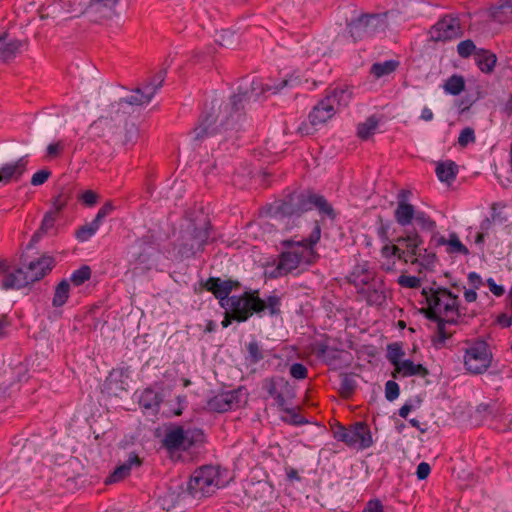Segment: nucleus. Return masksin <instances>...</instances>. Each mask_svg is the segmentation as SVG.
I'll use <instances>...</instances> for the list:
<instances>
[{"label":"nucleus","mask_w":512,"mask_h":512,"mask_svg":"<svg viewBox=\"0 0 512 512\" xmlns=\"http://www.w3.org/2000/svg\"><path fill=\"white\" fill-rule=\"evenodd\" d=\"M422 242L421 237L416 232L408 233L406 236L397 239V243L404 247L401 252H406V257L409 260L417 257Z\"/></svg>","instance_id":"22"},{"label":"nucleus","mask_w":512,"mask_h":512,"mask_svg":"<svg viewBox=\"0 0 512 512\" xmlns=\"http://www.w3.org/2000/svg\"><path fill=\"white\" fill-rule=\"evenodd\" d=\"M10 271L9 262L6 259H0V276L4 278Z\"/></svg>","instance_id":"63"},{"label":"nucleus","mask_w":512,"mask_h":512,"mask_svg":"<svg viewBox=\"0 0 512 512\" xmlns=\"http://www.w3.org/2000/svg\"><path fill=\"white\" fill-rule=\"evenodd\" d=\"M379 125V119L376 116H370L365 122L358 124L357 136L361 140H368L372 137Z\"/></svg>","instance_id":"31"},{"label":"nucleus","mask_w":512,"mask_h":512,"mask_svg":"<svg viewBox=\"0 0 512 512\" xmlns=\"http://www.w3.org/2000/svg\"><path fill=\"white\" fill-rule=\"evenodd\" d=\"M141 464L142 460L137 454L130 455L125 463L115 468V470L106 479L105 483L110 484L122 481L130 475L133 466L140 467Z\"/></svg>","instance_id":"20"},{"label":"nucleus","mask_w":512,"mask_h":512,"mask_svg":"<svg viewBox=\"0 0 512 512\" xmlns=\"http://www.w3.org/2000/svg\"><path fill=\"white\" fill-rule=\"evenodd\" d=\"M65 150V143L63 140H58L50 143L46 148V158L49 160L59 158Z\"/></svg>","instance_id":"45"},{"label":"nucleus","mask_w":512,"mask_h":512,"mask_svg":"<svg viewBox=\"0 0 512 512\" xmlns=\"http://www.w3.org/2000/svg\"><path fill=\"white\" fill-rule=\"evenodd\" d=\"M446 323H448L445 318L438 323L437 334L433 337L432 342L436 348H441L445 341L452 336V332L446 330Z\"/></svg>","instance_id":"37"},{"label":"nucleus","mask_w":512,"mask_h":512,"mask_svg":"<svg viewBox=\"0 0 512 512\" xmlns=\"http://www.w3.org/2000/svg\"><path fill=\"white\" fill-rule=\"evenodd\" d=\"M216 42L221 46H232L237 43L234 32L222 30L217 34Z\"/></svg>","instance_id":"48"},{"label":"nucleus","mask_w":512,"mask_h":512,"mask_svg":"<svg viewBox=\"0 0 512 512\" xmlns=\"http://www.w3.org/2000/svg\"><path fill=\"white\" fill-rule=\"evenodd\" d=\"M435 261L436 255L434 253H427L422 255L419 251L417 257L409 260L408 263L417 266V271L422 273L423 269L430 268L435 263Z\"/></svg>","instance_id":"34"},{"label":"nucleus","mask_w":512,"mask_h":512,"mask_svg":"<svg viewBox=\"0 0 512 512\" xmlns=\"http://www.w3.org/2000/svg\"><path fill=\"white\" fill-rule=\"evenodd\" d=\"M468 280L471 286H473L475 289H478L482 285V279L481 277L476 274L475 272H471L468 275Z\"/></svg>","instance_id":"61"},{"label":"nucleus","mask_w":512,"mask_h":512,"mask_svg":"<svg viewBox=\"0 0 512 512\" xmlns=\"http://www.w3.org/2000/svg\"><path fill=\"white\" fill-rule=\"evenodd\" d=\"M337 113V107L329 103V98L321 99L308 115V121H304L297 128L301 136L314 134L319 126L326 124Z\"/></svg>","instance_id":"5"},{"label":"nucleus","mask_w":512,"mask_h":512,"mask_svg":"<svg viewBox=\"0 0 512 512\" xmlns=\"http://www.w3.org/2000/svg\"><path fill=\"white\" fill-rule=\"evenodd\" d=\"M474 59L478 68L485 74L492 73L497 63V56L485 49H478Z\"/></svg>","instance_id":"26"},{"label":"nucleus","mask_w":512,"mask_h":512,"mask_svg":"<svg viewBox=\"0 0 512 512\" xmlns=\"http://www.w3.org/2000/svg\"><path fill=\"white\" fill-rule=\"evenodd\" d=\"M161 402V397L154 392L152 389H145L142 394L140 403L146 408L150 409L154 406H158Z\"/></svg>","instance_id":"40"},{"label":"nucleus","mask_w":512,"mask_h":512,"mask_svg":"<svg viewBox=\"0 0 512 512\" xmlns=\"http://www.w3.org/2000/svg\"><path fill=\"white\" fill-rule=\"evenodd\" d=\"M22 47V42L17 39H8L7 33L0 35V59L8 61L16 56Z\"/></svg>","instance_id":"24"},{"label":"nucleus","mask_w":512,"mask_h":512,"mask_svg":"<svg viewBox=\"0 0 512 512\" xmlns=\"http://www.w3.org/2000/svg\"><path fill=\"white\" fill-rule=\"evenodd\" d=\"M70 199L69 194L61 192L56 197H54L52 202V209L51 212H55L56 214L60 215V212L66 207L68 204V201Z\"/></svg>","instance_id":"47"},{"label":"nucleus","mask_w":512,"mask_h":512,"mask_svg":"<svg viewBox=\"0 0 512 512\" xmlns=\"http://www.w3.org/2000/svg\"><path fill=\"white\" fill-rule=\"evenodd\" d=\"M385 396L389 401H393L399 396V386L395 381L390 380L386 383Z\"/></svg>","instance_id":"53"},{"label":"nucleus","mask_w":512,"mask_h":512,"mask_svg":"<svg viewBox=\"0 0 512 512\" xmlns=\"http://www.w3.org/2000/svg\"><path fill=\"white\" fill-rule=\"evenodd\" d=\"M219 472L213 466L195 470L188 482V492L195 499L211 496L219 488Z\"/></svg>","instance_id":"3"},{"label":"nucleus","mask_w":512,"mask_h":512,"mask_svg":"<svg viewBox=\"0 0 512 512\" xmlns=\"http://www.w3.org/2000/svg\"><path fill=\"white\" fill-rule=\"evenodd\" d=\"M140 137V132L137 126L131 124L127 126L125 129L124 137H123V145L127 147L134 146Z\"/></svg>","instance_id":"43"},{"label":"nucleus","mask_w":512,"mask_h":512,"mask_svg":"<svg viewBox=\"0 0 512 512\" xmlns=\"http://www.w3.org/2000/svg\"><path fill=\"white\" fill-rule=\"evenodd\" d=\"M69 293H70V284L66 279H63L55 287L54 296L52 299V305L54 307L63 306L69 298Z\"/></svg>","instance_id":"32"},{"label":"nucleus","mask_w":512,"mask_h":512,"mask_svg":"<svg viewBox=\"0 0 512 512\" xmlns=\"http://www.w3.org/2000/svg\"><path fill=\"white\" fill-rule=\"evenodd\" d=\"M353 97L352 88L348 85L337 86L327 92L324 98H329V103L337 107V111L348 107Z\"/></svg>","instance_id":"19"},{"label":"nucleus","mask_w":512,"mask_h":512,"mask_svg":"<svg viewBox=\"0 0 512 512\" xmlns=\"http://www.w3.org/2000/svg\"><path fill=\"white\" fill-rule=\"evenodd\" d=\"M395 219L401 226H407L412 223L415 215V209L412 204L405 202L404 200L398 202V206L395 210Z\"/></svg>","instance_id":"27"},{"label":"nucleus","mask_w":512,"mask_h":512,"mask_svg":"<svg viewBox=\"0 0 512 512\" xmlns=\"http://www.w3.org/2000/svg\"><path fill=\"white\" fill-rule=\"evenodd\" d=\"M437 244L438 245H446L447 252L450 254L467 255L469 253V250L467 249V247L461 243L457 234H455V233L450 234L449 239L440 237L437 241Z\"/></svg>","instance_id":"28"},{"label":"nucleus","mask_w":512,"mask_h":512,"mask_svg":"<svg viewBox=\"0 0 512 512\" xmlns=\"http://www.w3.org/2000/svg\"><path fill=\"white\" fill-rule=\"evenodd\" d=\"M233 320H234V317H233V315H232V312H231V311H227V310H225L224 319H223V321H222V323H221V324H222V326H223L224 328L228 327V326L231 324V322H232Z\"/></svg>","instance_id":"64"},{"label":"nucleus","mask_w":512,"mask_h":512,"mask_svg":"<svg viewBox=\"0 0 512 512\" xmlns=\"http://www.w3.org/2000/svg\"><path fill=\"white\" fill-rule=\"evenodd\" d=\"M238 404L235 392H225L214 396L208 401V408L211 411L224 413L233 408Z\"/></svg>","instance_id":"18"},{"label":"nucleus","mask_w":512,"mask_h":512,"mask_svg":"<svg viewBox=\"0 0 512 512\" xmlns=\"http://www.w3.org/2000/svg\"><path fill=\"white\" fill-rule=\"evenodd\" d=\"M430 471V465L426 462H421L417 467L416 475L419 480H424L429 476Z\"/></svg>","instance_id":"57"},{"label":"nucleus","mask_w":512,"mask_h":512,"mask_svg":"<svg viewBox=\"0 0 512 512\" xmlns=\"http://www.w3.org/2000/svg\"><path fill=\"white\" fill-rule=\"evenodd\" d=\"M398 284L407 288H418L421 285L420 279L415 276L401 275L398 278Z\"/></svg>","instance_id":"50"},{"label":"nucleus","mask_w":512,"mask_h":512,"mask_svg":"<svg viewBox=\"0 0 512 512\" xmlns=\"http://www.w3.org/2000/svg\"><path fill=\"white\" fill-rule=\"evenodd\" d=\"M364 512H384L383 505L379 500H370L366 504Z\"/></svg>","instance_id":"58"},{"label":"nucleus","mask_w":512,"mask_h":512,"mask_svg":"<svg viewBox=\"0 0 512 512\" xmlns=\"http://www.w3.org/2000/svg\"><path fill=\"white\" fill-rule=\"evenodd\" d=\"M90 277H91V269L89 266L84 265L72 273L70 280L75 286H80L84 282L89 280Z\"/></svg>","instance_id":"41"},{"label":"nucleus","mask_w":512,"mask_h":512,"mask_svg":"<svg viewBox=\"0 0 512 512\" xmlns=\"http://www.w3.org/2000/svg\"><path fill=\"white\" fill-rule=\"evenodd\" d=\"M204 441V433L200 429L184 430L181 426L169 429L163 439V446L168 450H188L193 445Z\"/></svg>","instance_id":"6"},{"label":"nucleus","mask_w":512,"mask_h":512,"mask_svg":"<svg viewBox=\"0 0 512 512\" xmlns=\"http://www.w3.org/2000/svg\"><path fill=\"white\" fill-rule=\"evenodd\" d=\"M304 194L291 196L287 201L282 202L278 206V212L284 216H300L306 210L302 209V201Z\"/></svg>","instance_id":"25"},{"label":"nucleus","mask_w":512,"mask_h":512,"mask_svg":"<svg viewBox=\"0 0 512 512\" xmlns=\"http://www.w3.org/2000/svg\"><path fill=\"white\" fill-rule=\"evenodd\" d=\"M30 284H33L31 278L27 274L26 269L18 268L10 271L4 278H2L1 286L5 290L21 289Z\"/></svg>","instance_id":"17"},{"label":"nucleus","mask_w":512,"mask_h":512,"mask_svg":"<svg viewBox=\"0 0 512 512\" xmlns=\"http://www.w3.org/2000/svg\"><path fill=\"white\" fill-rule=\"evenodd\" d=\"M280 305L281 299L277 295L261 299L259 290H250L240 296L229 297L221 307L232 312L234 321L245 322L254 313L260 314L265 309H268L272 316L278 315L280 314Z\"/></svg>","instance_id":"2"},{"label":"nucleus","mask_w":512,"mask_h":512,"mask_svg":"<svg viewBox=\"0 0 512 512\" xmlns=\"http://www.w3.org/2000/svg\"><path fill=\"white\" fill-rule=\"evenodd\" d=\"M404 356V351L398 343L389 344L387 347V359L396 367L401 362V357Z\"/></svg>","instance_id":"39"},{"label":"nucleus","mask_w":512,"mask_h":512,"mask_svg":"<svg viewBox=\"0 0 512 512\" xmlns=\"http://www.w3.org/2000/svg\"><path fill=\"white\" fill-rule=\"evenodd\" d=\"M100 224L95 220L90 224H86L77 229L75 236L79 241H87L99 229Z\"/></svg>","instance_id":"38"},{"label":"nucleus","mask_w":512,"mask_h":512,"mask_svg":"<svg viewBox=\"0 0 512 512\" xmlns=\"http://www.w3.org/2000/svg\"><path fill=\"white\" fill-rule=\"evenodd\" d=\"M28 160L21 157L15 162L5 163L0 167V183L18 182L27 170Z\"/></svg>","instance_id":"14"},{"label":"nucleus","mask_w":512,"mask_h":512,"mask_svg":"<svg viewBox=\"0 0 512 512\" xmlns=\"http://www.w3.org/2000/svg\"><path fill=\"white\" fill-rule=\"evenodd\" d=\"M160 86L161 82H159L158 84L146 83L141 88L135 89L130 95L125 97L123 100L129 105L141 106L144 104H148Z\"/></svg>","instance_id":"15"},{"label":"nucleus","mask_w":512,"mask_h":512,"mask_svg":"<svg viewBox=\"0 0 512 512\" xmlns=\"http://www.w3.org/2000/svg\"><path fill=\"white\" fill-rule=\"evenodd\" d=\"M54 267V259L50 256H42L31 261L26 267L27 274L35 283L44 278Z\"/></svg>","instance_id":"16"},{"label":"nucleus","mask_w":512,"mask_h":512,"mask_svg":"<svg viewBox=\"0 0 512 512\" xmlns=\"http://www.w3.org/2000/svg\"><path fill=\"white\" fill-rule=\"evenodd\" d=\"M349 33L354 41L385 31L387 24L385 19L377 14L363 15L353 20L349 25Z\"/></svg>","instance_id":"8"},{"label":"nucleus","mask_w":512,"mask_h":512,"mask_svg":"<svg viewBox=\"0 0 512 512\" xmlns=\"http://www.w3.org/2000/svg\"><path fill=\"white\" fill-rule=\"evenodd\" d=\"M381 253L386 258L397 256L399 260L405 263L409 262V259L406 257V252H401V248L398 245H385L382 247Z\"/></svg>","instance_id":"44"},{"label":"nucleus","mask_w":512,"mask_h":512,"mask_svg":"<svg viewBox=\"0 0 512 512\" xmlns=\"http://www.w3.org/2000/svg\"><path fill=\"white\" fill-rule=\"evenodd\" d=\"M247 349L252 362L256 363L263 358V354L256 342L249 343Z\"/></svg>","instance_id":"55"},{"label":"nucleus","mask_w":512,"mask_h":512,"mask_svg":"<svg viewBox=\"0 0 512 512\" xmlns=\"http://www.w3.org/2000/svg\"><path fill=\"white\" fill-rule=\"evenodd\" d=\"M82 202L87 206H93L97 203L98 195L92 190H86L81 195Z\"/></svg>","instance_id":"56"},{"label":"nucleus","mask_w":512,"mask_h":512,"mask_svg":"<svg viewBox=\"0 0 512 512\" xmlns=\"http://www.w3.org/2000/svg\"><path fill=\"white\" fill-rule=\"evenodd\" d=\"M398 66L399 62L395 60H388L382 63L377 62L371 66L370 74L373 75L375 79H379L392 74Z\"/></svg>","instance_id":"30"},{"label":"nucleus","mask_w":512,"mask_h":512,"mask_svg":"<svg viewBox=\"0 0 512 512\" xmlns=\"http://www.w3.org/2000/svg\"><path fill=\"white\" fill-rule=\"evenodd\" d=\"M493 16L500 23L512 22V0H506L498 6Z\"/></svg>","instance_id":"35"},{"label":"nucleus","mask_w":512,"mask_h":512,"mask_svg":"<svg viewBox=\"0 0 512 512\" xmlns=\"http://www.w3.org/2000/svg\"><path fill=\"white\" fill-rule=\"evenodd\" d=\"M487 284L489 286L490 291L496 296H502L505 292L502 286L497 285L493 279H488Z\"/></svg>","instance_id":"60"},{"label":"nucleus","mask_w":512,"mask_h":512,"mask_svg":"<svg viewBox=\"0 0 512 512\" xmlns=\"http://www.w3.org/2000/svg\"><path fill=\"white\" fill-rule=\"evenodd\" d=\"M478 50L472 40L461 41L457 46V52L462 58H468L471 55L475 56V52Z\"/></svg>","instance_id":"46"},{"label":"nucleus","mask_w":512,"mask_h":512,"mask_svg":"<svg viewBox=\"0 0 512 512\" xmlns=\"http://www.w3.org/2000/svg\"><path fill=\"white\" fill-rule=\"evenodd\" d=\"M264 388L271 397H274L279 392L277 391V383L274 379H267L264 382Z\"/></svg>","instance_id":"59"},{"label":"nucleus","mask_w":512,"mask_h":512,"mask_svg":"<svg viewBox=\"0 0 512 512\" xmlns=\"http://www.w3.org/2000/svg\"><path fill=\"white\" fill-rule=\"evenodd\" d=\"M51 172L47 169L37 171L31 178V184L33 186H39L44 184L50 177Z\"/></svg>","instance_id":"52"},{"label":"nucleus","mask_w":512,"mask_h":512,"mask_svg":"<svg viewBox=\"0 0 512 512\" xmlns=\"http://www.w3.org/2000/svg\"><path fill=\"white\" fill-rule=\"evenodd\" d=\"M204 288L211 292L220 302L224 303L229 297L232 290L240 288V282L236 280H224L220 278L210 277L204 284Z\"/></svg>","instance_id":"13"},{"label":"nucleus","mask_w":512,"mask_h":512,"mask_svg":"<svg viewBox=\"0 0 512 512\" xmlns=\"http://www.w3.org/2000/svg\"><path fill=\"white\" fill-rule=\"evenodd\" d=\"M115 209L114 204L112 201H106L103 206L99 209L95 221L101 224V221L109 215L113 210Z\"/></svg>","instance_id":"54"},{"label":"nucleus","mask_w":512,"mask_h":512,"mask_svg":"<svg viewBox=\"0 0 512 512\" xmlns=\"http://www.w3.org/2000/svg\"><path fill=\"white\" fill-rule=\"evenodd\" d=\"M458 167L453 161H445L437 164L436 174L440 181L450 182L456 178Z\"/></svg>","instance_id":"29"},{"label":"nucleus","mask_w":512,"mask_h":512,"mask_svg":"<svg viewBox=\"0 0 512 512\" xmlns=\"http://www.w3.org/2000/svg\"><path fill=\"white\" fill-rule=\"evenodd\" d=\"M492 355L485 342H477L466 349L464 355L465 369L471 374H482L491 365Z\"/></svg>","instance_id":"9"},{"label":"nucleus","mask_w":512,"mask_h":512,"mask_svg":"<svg viewBox=\"0 0 512 512\" xmlns=\"http://www.w3.org/2000/svg\"><path fill=\"white\" fill-rule=\"evenodd\" d=\"M431 40L446 42L462 36L460 20L453 14L443 16L429 31Z\"/></svg>","instance_id":"11"},{"label":"nucleus","mask_w":512,"mask_h":512,"mask_svg":"<svg viewBox=\"0 0 512 512\" xmlns=\"http://www.w3.org/2000/svg\"><path fill=\"white\" fill-rule=\"evenodd\" d=\"M428 293L433 306H437L443 318H445L449 324L456 323L460 317L458 297L444 288H438L436 290L431 288Z\"/></svg>","instance_id":"7"},{"label":"nucleus","mask_w":512,"mask_h":512,"mask_svg":"<svg viewBox=\"0 0 512 512\" xmlns=\"http://www.w3.org/2000/svg\"><path fill=\"white\" fill-rule=\"evenodd\" d=\"M227 114V106H225L224 110L221 106H212L202 117L199 125L194 129L195 139H203L219 132L220 128L225 124Z\"/></svg>","instance_id":"10"},{"label":"nucleus","mask_w":512,"mask_h":512,"mask_svg":"<svg viewBox=\"0 0 512 512\" xmlns=\"http://www.w3.org/2000/svg\"><path fill=\"white\" fill-rule=\"evenodd\" d=\"M313 206L317 207L321 212L328 215L329 217L334 218V210L323 196L312 193L307 195L304 194V200L302 201V209L309 211L312 209Z\"/></svg>","instance_id":"23"},{"label":"nucleus","mask_w":512,"mask_h":512,"mask_svg":"<svg viewBox=\"0 0 512 512\" xmlns=\"http://www.w3.org/2000/svg\"><path fill=\"white\" fill-rule=\"evenodd\" d=\"M475 141L474 130L470 127L463 129L459 135L458 143L465 147L467 144Z\"/></svg>","instance_id":"51"},{"label":"nucleus","mask_w":512,"mask_h":512,"mask_svg":"<svg viewBox=\"0 0 512 512\" xmlns=\"http://www.w3.org/2000/svg\"><path fill=\"white\" fill-rule=\"evenodd\" d=\"M490 408V414L493 416V417H501V416H504L505 415V408H503L501 405H492V406H489Z\"/></svg>","instance_id":"62"},{"label":"nucleus","mask_w":512,"mask_h":512,"mask_svg":"<svg viewBox=\"0 0 512 512\" xmlns=\"http://www.w3.org/2000/svg\"><path fill=\"white\" fill-rule=\"evenodd\" d=\"M208 238L209 231L206 226L194 227L183 236L179 252L186 258L191 257L203 251Z\"/></svg>","instance_id":"12"},{"label":"nucleus","mask_w":512,"mask_h":512,"mask_svg":"<svg viewBox=\"0 0 512 512\" xmlns=\"http://www.w3.org/2000/svg\"><path fill=\"white\" fill-rule=\"evenodd\" d=\"M58 218H59L58 214H56L55 212L48 211L44 215L41 226H40L38 232L36 233V235L48 233L51 229L54 228V225H55L56 221L58 220Z\"/></svg>","instance_id":"42"},{"label":"nucleus","mask_w":512,"mask_h":512,"mask_svg":"<svg viewBox=\"0 0 512 512\" xmlns=\"http://www.w3.org/2000/svg\"><path fill=\"white\" fill-rule=\"evenodd\" d=\"M321 227L315 222L314 229L309 238L301 241L285 240L282 244L289 248L288 251L282 252L276 270L280 275H286L302 265L314 264L319 255L313 246L320 240Z\"/></svg>","instance_id":"1"},{"label":"nucleus","mask_w":512,"mask_h":512,"mask_svg":"<svg viewBox=\"0 0 512 512\" xmlns=\"http://www.w3.org/2000/svg\"><path fill=\"white\" fill-rule=\"evenodd\" d=\"M333 435L338 441L357 449H366L373 443L370 429L364 422H357L350 427L338 424L333 428Z\"/></svg>","instance_id":"4"},{"label":"nucleus","mask_w":512,"mask_h":512,"mask_svg":"<svg viewBox=\"0 0 512 512\" xmlns=\"http://www.w3.org/2000/svg\"><path fill=\"white\" fill-rule=\"evenodd\" d=\"M428 373V369L422 364H415L411 360H404L401 361L396 367H394L392 377H410L415 375L425 377L428 375Z\"/></svg>","instance_id":"21"},{"label":"nucleus","mask_w":512,"mask_h":512,"mask_svg":"<svg viewBox=\"0 0 512 512\" xmlns=\"http://www.w3.org/2000/svg\"><path fill=\"white\" fill-rule=\"evenodd\" d=\"M443 88L446 93L459 95L465 89L464 77L456 74L452 75L445 81Z\"/></svg>","instance_id":"33"},{"label":"nucleus","mask_w":512,"mask_h":512,"mask_svg":"<svg viewBox=\"0 0 512 512\" xmlns=\"http://www.w3.org/2000/svg\"><path fill=\"white\" fill-rule=\"evenodd\" d=\"M290 375L298 380L305 379L308 376V370L303 364L294 363L290 367Z\"/></svg>","instance_id":"49"},{"label":"nucleus","mask_w":512,"mask_h":512,"mask_svg":"<svg viewBox=\"0 0 512 512\" xmlns=\"http://www.w3.org/2000/svg\"><path fill=\"white\" fill-rule=\"evenodd\" d=\"M422 294L425 296V299L427 301L428 307L422 309V313L428 318L429 320L436 321L439 323V321L443 320V316L439 313L437 306H433V303L431 302V297L426 289L422 290Z\"/></svg>","instance_id":"36"}]
</instances>
